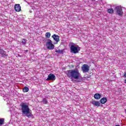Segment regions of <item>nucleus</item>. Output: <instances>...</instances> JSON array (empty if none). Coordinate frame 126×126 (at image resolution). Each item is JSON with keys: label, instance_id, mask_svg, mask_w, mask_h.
<instances>
[{"label": "nucleus", "instance_id": "412c9836", "mask_svg": "<svg viewBox=\"0 0 126 126\" xmlns=\"http://www.w3.org/2000/svg\"><path fill=\"white\" fill-rule=\"evenodd\" d=\"M124 76L126 78V72L124 73Z\"/></svg>", "mask_w": 126, "mask_h": 126}, {"label": "nucleus", "instance_id": "2eb2a0df", "mask_svg": "<svg viewBox=\"0 0 126 126\" xmlns=\"http://www.w3.org/2000/svg\"><path fill=\"white\" fill-rule=\"evenodd\" d=\"M114 9L113 8H109L107 10V12L110 13V14H113V13H114Z\"/></svg>", "mask_w": 126, "mask_h": 126}, {"label": "nucleus", "instance_id": "ddd939ff", "mask_svg": "<svg viewBox=\"0 0 126 126\" xmlns=\"http://www.w3.org/2000/svg\"><path fill=\"white\" fill-rule=\"evenodd\" d=\"M107 102V98L103 97L100 99L101 104H105Z\"/></svg>", "mask_w": 126, "mask_h": 126}, {"label": "nucleus", "instance_id": "a211bd4d", "mask_svg": "<svg viewBox=\"0 0 126 126\" xmlns=\"http://www.w3.org/2000/svg\"><path fill=\"white\" fill-rule=\"evenodd\" d=\"M45 37L46 38H50L51 37V32H46L45 33Z\"/></svg>", "mask_w": 126, "mask_h": 126}, {"label": "nucleus", "instance_id": "4468645a", "mask_svg": "<svg viewBox=\"0 0 126 126\" xmlns=\"http://www.w3.org/2000/svg\"><path fill=\"white\" fill-rule=\"evenodd\" d=\"M42 102L43 103V104L47 105V104H48V99H47L46 98H43Z\"/></svg>", "mask_w": 126, "mask_h": 126}, {"label": "nucleus", "instance_id": "dca6fc26", "mask_svg": "<svg viewBox=\"0 0 126 126\" xmlns=\"http://www.w3.org/2000/svg\"><path fill=\"white\" fill-rule=\"evenodd\" d=\"M23 91L24 93H26V92H28V91H29V88L27 87H25L23 89Z\"/></svg>", "mask_w": 126, "mask_h": 126}, {"label": "nucleus", "instance_id": "9b49d317", "mask_svg": "<svg viewBox=\"0 0 126 126\" xmlns=\"http://www.w3.org/2000/svg\"><path fill=\"white\" fill-rule=\"evenodd\" d=\"M94 99H96V100H99L100 98H101V94L98 93H96L94 95Z\"/></svg>", "mask_w": 126, "mask_h": 126}, {"label": "nucleus", "instance_id": "f8f14e48", "mask_svg": "<svg viewBox=\"0 0 126 126\" xmlns=\"http://www.w3.org/2000/svg\"><path fill=\"white\" fill-rule=\"evenodd\" d=\"M0 55H1L2 57H4L6 55V52L4 50L0 49Z\"/></svg>", "mask_w": 126, "mask_h": 126}, {"label": "nucleus", "instance_id": "f257e3e1", "mask_svg": "<svg viewBox=\"0 0 126 126\" xmlns=\"http://www.w3.org/2000/svg\"><path fill=\"white\" fill-rule=\"evenodd\" d=\"M66 74L70 79H79L81 75L79 70L77 69L68 70L66 72Z\"/></svg>", "mask_w": 126, "mask_h": 126}, {"label": "nucleus", "instance_id": "39448f33", "mask_svg": "<svg viewBox=\"0 0 126 126\" xmlns=\"http://www.w3.org/2000/svg\"><path fill=\"white\" fill-rule=\"evenodd\" d=\"M70 49L71 52L73 54H77L78 51H80V48L79 47H77L73 45H71Z\"/></svg>", "mask_w": 126, "mask_h": 126}, {"label": "nucleus", "instance_id": "20e7f679", "mask_svg": "<svg viewBox=\"0 0 126 126\" xmlns=\"http://www.w3.org/2000/svg\"><path fill=\"white\" fill-rule=\"evenodd\" d=\"M46 46L48 50H54L55 49V45L53 44V42L51 39H48L47 40Z\"/></svg>", "mask_w": 126, "mask_h": 126}, {"label": "nucleus", "instance_id": "aec40b11", "mask_svg": "<svg viewBox=\"0 0 126 126\" xmlns=\"http://www.w3.org/2000/svg\"><path fill=\"white\" fill-rule=\"evenodd\" d=\"M56 53H61V54H63V51L57 50V51H56Z\"/></svg>", "mask_w": 126, "mask_h": 126}, {"label": "nucleus", "instance_id": "1a4fd4ad", "mask_svg": "<svg viewBox=\"0 0 126 126\" xmlns=\"http://www.w3.org/2000/svg\"><path fill=\"white\" fill-rule=\"evenodd\" d=\"M52 38H53V39L55 40L56 42L55 44H58V42H60V36L57 34H53L52 36Z\"/></svg>", "mask_w": 126, "mask_h": 126}, {"label": "nucleus", "instance_id": "0eeeda50", "mask_svg": "<svg viewBox=\"0 0 126 126\" xmlns=\"http://www.w3.org/2000/svg\"><path fill=\"white\" fill-rule=\"evenodd\" d=\"M82 70L83 72H88L89 71V66L86 64H83L82 66Z\"/></svg>", "mask_w": 126, "mask_h": 126}, {"label": "nucleus", "instance_id": "f03ea898", "mask_svg": "<svg viewBox=\"0 0 126 126\" xmlns=\"http://www.w3.org/2000/svg\"><path fill=\"white\" fill-rule=\"evenodd\" d=\"M20 107H21L22 114L26 115L28 118H32L33 117V114L30 112V108H29V106L27 103L22 102L20 104Z\"/></svg>", "mask_w": 126, "mask_h": 126}, {"label": "nucleus", "instance_id": "4be33fe9", "mask_svg": "<svg viewBox=\"0 0 126 126\" xmlns=\"http://www.w3.org/2000/svg\"><path fill=\"white\" fill-rule=\"evenodd\" d=\"M27 52H28V50H25V52L26 53H27Z\"/></svg>", "mask_w": 126, "mask_h": 126}, {"label": "nucleus", "instance_id": "423d86ee", "mask_svg": "<svg viewBox=\"0 0 126 126\" xmlns=\"http://www.w3.org/2000/svg\"><path fill=\"white\" fill-rule=\"evenodd\" d=\"M47 81H54L56 80V76L53 73H50L48 75V78L46 79Z\"/></svg>", "mask_w": 126, "mask_h": 126}, {"label": "nucleus", "instance_id": "6ab92c4d", "mask_svg": "<svg viewBox=\"0 0 126 126\" xmlns=\"http://www.w3.org/2000/svg\"><path fill=\"white\" fill-rule=\"evenodd\" d=\"M26 42H27V39L23 38V40L22 41V44H23V45H26Z\"/></svg>", "mask_w": 126, "mask_h": 126}, {"label": "nucleus", "instance_id": "f3484780", "mask_svg": "<svg viewBox=\"0 0 126 126\" xmlns=\"http://www.w3.org/2000/svg\"><path fill=\"white\" fill-rule=\"evenodd\" d=\"M4 124V119L3 118H0V126H2Z\"/></svg>", "mask_w": 126, "mask_h": 126}, {"label": "nucleus", "instance_id": "6e6552de", "mask_svg": "<svg viewBox=\"0 0 126 126\" xmlns=\"http://www.w3.org/2000/svg\"><path fill=\"white\" fill-rule=\"evenodd\" d=\"M15 11L16 12H19L21 11V6L19 4H15L14 5Z\"/></svg>", "mask_w": 126, "mask_h": 126}, {"label": "nucleus", "instance_id": "5701e85b", "mask_svg": "<svg viewBox=\"0 0 126 126\" xmlns=\"http://www.w3.org/2000/svg\"><path fill=\"white\" fill-rule=\"evenodd\" d=\"M125 83L126 84V79L125 80Z\"/></svg>", "mask_w": 126, "mask_h": 126}, {"label": "nucleus", "instance_id": "9d476101", "mask_svg": "<svg viewBox=\"0 0 126 126\" xmlns=\"http://www.w3.org/2000/svg\"><path fill=\"white\" fill-rule=\"evenodd\" d=\"M92 104L94 105L95 107H100V105H101V103L98 101H93Z\"/></svg>", "mask_w": 126, "mask_h": 126}, {"label": "nucleus", "instance_id": "7ed1b4c3", "mask_svg": "<svg viewBox=\"0 0 126 126\" xmlns=\"http://www.w3.org/2000/svg\"><path fill=\"white\" fill-rule=\"evenodd\" d=\"M114 10L119 16H123L124 14V11H123V8H122V6H117L115 7Z\"/></svg>", "mask_w": 126, "mask_h": 126}]
</instances>
